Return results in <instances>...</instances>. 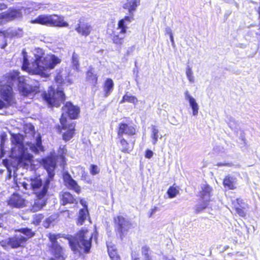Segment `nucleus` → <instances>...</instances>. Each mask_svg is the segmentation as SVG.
<instances>
[{"label": "nucleus", "instance_id": "nucleus-1", "mask_svg": "<svg viewBox=\"0 0 260 260\" xmlns=\"http://www.w3.org/2000/svg\"><path fill=\"white\" fill-rule=\"evenodd\" d=\"M23 61L22 69L27 72L30 75H38L41 78H47L49 76L50 70L61 62V59L54 54H45L41 48L35 50V59L29 63L27 54L23 49L22 51Z\"/></svg>", "mask_w": 260, "mask_h": 260}, {"label": "nucleus", "instance_id": "nucleus-2", "mask_svg": "<svg viewBox=\"0 0 260 260\" xmlns=\"http://www.w3.org/2000/svg\"><path fill=\"white\" fill-rule=\"evenodd\" d=\"M92 235L86 229H82L75 237L69 238L72 250L78 256L82 252L88 253L91 246Z\"/></svg>", "mask_w": 260, "mask_h": 260}, {"label": "nucleus", "instance_id": "nucleus-3", "mask_svg": "<svg viewBox=\"0 0 260 260\" xmlns=\"http://www.w3.org/2000/svg\"><path fill=\"white\" fill-rule=\"evenodd\" d=\"M43 161L44 167L48 173V178L46 179L43 183L40 177H35L30 179V187L35 191V194H36V192H39L42 190L47 181H49V187L50 182L53 180L55 175L54 169L56 166L55 159L52 157H47L44 159Z\"/></svg>", "mask_w": 260, "mask_h": 260}, {"label": "nucleus", "instance_id": "nucleus-4", "mask_svg": "<svg viewBox=\"0 0 260 260\" xmlns=\"http://www.w3.org/2000/svg\"><path fill=\"white\" fill-rule=\"evenodd\" d=\"M7 82L9 85L5 84L0 81V94L3 88L5 86H11L16 85L19 92L24 96H28L32 92V89L30 86L25 82V78L23 76H20L18 71H13L7 74Z\"/></svg>", "mask_w": 260, "mask_h": 260}, {"label": "nucleus", "instance_id": "nucleus-5", "mask_svg": "<svg viewBox=\"0 0 260 260\" xmlns=\"http://www.w3.org/2000/svg\"><path fill=\"white\" fill-rule=\"evenodd\" d=\"M23 138L20 134L12 135L11 142L15 146L11 148L12 154L17 157L20 160H30L32 155L28 153L27 149L25 148L23 143Z\"/></svg>", "mask_w": 260, "mask_h": 260}, {"label": "nucleus", "instance_id": "nucleus-6", "mask_svg": "<svg viewBox=\"0 0 260 260\" xmlns=\"http://www.w3.org/2000/svg\"><path fill=\"white\" fill-rule=\"evenodd\" d=\"M43 99L49 106L58 107L64 101L66 96L62 88L58 86L56 90L50 87L48 93L43 94Z\"/></svg>", "mask_w": 260, "mask_h": 260}, {"label": "nucleus", "instance_id": "nucleus-7", "mask_svg": "<svg viewBox=\"0 0 260 260\" xmlns=\"http://www.w3.org/2000/svg\"><path fill=\"white\" fill-rule=\"evenodd\" d=\"M48 237L50 241L49 247L54 257H51L50 260H64L63 249L59 245L57 240L61 237L60 234L49 233Z\"/></svg>", "mask_w": 260, "mask_h": 260}, {"label": "nucleus", "instance_id": "nucleus-8", "mask_svg": "<svg viewBox=\"0 0 260 260\" xmlns=\"http://www.w3.org/2000/svg\"><path fill=\"white\" fill-rule=\"evenodd\" d=\"M32 23H39L43 25H49L58 27H67L69 24L63 19L57 15H40L34 20Z\"/></svg>", "mask_w": 260, "mask_h": 260}, {"label": "nucleus", "instance_id": "nucleus-9", "mask_svg": "<svg viewBox=\"0 0 260 260\" xmlns=\"http://www.w3.org/2000/svg\"><path fill=\"white\" fill-rule=\"evenodd\" d=\"M62 114L60 118L61 125L63 128H67L66 122L67 117H69L70 119H76L79 113V108L74 106L71 102H67L62 108Z\"/></svg>", "mask_w": 260, "mask_h": 260}, {"label": "nucleus", "instance_id": "nucleus-10", "mask_svg": "<svg viewBox=\"0 0 260 260\" xmlns=\"http://www.w3.org/2000/svg\"><path fill=\"white\" fill-rule=\"evenodd\" d=\"M49 181L43 187L41 190L39 192H36V199L35 200L34 203L32 205L31 211L33 212H36L41 210L44 207L47 200V192L48 190Z\"/></svg>", "mask_w": 260, "mask_h": 260}, {"label": "nucleus", "instance_id": "nucleus-11", "mask_svg": "<svg viewBox=\"0 0 260 260\" xmlns=\"http://www.w3.org/2000/svg\"><path fill=\"white\" fill-rule=\"evenodd\" d=\"M0 99V109L7 108L15 104V100L13 94L12 87L5 86L1 91Z\"/></svg>", "mask_w": 260, "mask_h": 260}, {"label": "nucleus", "instance_id": "nucleus-12", "mask_svg": "<svg viewBox=\"0 0 260 260\" xmlns=\"http://www.w3.org/2000/svg\"><path fill=\"white\" fill-rule=\"evenodd\" d=\"M115 230L118 233L121 239H123L125 234L131 228L130 221L122 216H117L114 218Z\"/></svg>", "mask_w": 260, "mask_h": 260}, {"label": "nucleus", "instance_id": "nucleus-13", "mask_svg": "<svg viewBox=\"0 0 260 260\" xmlns=\"http://www.w3.org/2000/svg\"><path fill=\"white\" fill-rule=\"evenodd\" d=\"M75 30L82 36H88L92 30V26L84 17L80 18Z\"/></svg>", "mask_w": 260, "mask_h": 260}, {"label": "nucleus", "instance_id": "nucleus-14", "mask_svg": "<svg viewBox=\"0 0 260 260\" xmlns=\"http://www.w3.org/2000/svg\"><path fill=\"white\" fill-rule=\"evenodd\" d=\"M63 179L65 185L70 189L74 190L77 193L81 191V188L77 182L74 180L69 173H64L63 175Z\"/></svg>", "mask_w": 260, "mask_h": 260}, {"label": "nucleus", "instance_id": "nucleus-15", "mask_svg": "<svg viewBox=\"0 0 260 260\" xmlns=\"http://www.w3.org/2000/svg\"><path fill=\"white\" fill-rule=\"evenodd\" d=\"M135 133L136 129L134 126L124 123H120L119 124V129L118 132V138L123 137L124 134L132 136L135 135Z\"/></svg>", "mask_w": 260, "mask_h": 260}, {"label": "nucleus", "instance_id": "nucleus-16", "mask_svg": "<svg viewBox=\"0 0 260 260\" xmlns=\"http://www.w3.org/2000/svg\"><path fill=\"white\" fill-rule=\"evenodd\" d=\"M2 15L3 19H5L7 21H12L22 17V14L19 10L10 9L2 13Z\"/></svg>", "mask_w": 260, "mask_h": 260}, {"label": "nucleus", "instance_id": "nucleus-17", "mask_svg": "<svg viewBox=\"0 0 260 260\" xmlns=\"http://www.w3.org/2000/svg\"><path fill=\"white\" fill-rule=\"evenodd\" d=\"M27 239L21 235L8 238V242L10 243V247L12 248H17L21 246V244L25 242Z\"/></svg>", "mask_w": 260, "mask_h": 260}, {"label": "nucleus", "instance_id": "nucleus-18", "mask_svg": "<svg viewBox=\"0 0 260 260\" xmlns=\"http://www.w3.org/2000/svg\"><path fill=\"white\" fill-rule=\"evenodd\" d=\"M185 99L188 101L189 106L192 110V115L197 116L199 112V105L196 100L190 94L188 90H186L184 92Z\"/></svg>", "mask_w": 260, "mask_h": 260}, {"label": "nucleus", "instance_id": "nucleus-19", "mask_svg": "<svg viewBox=\"0 0 260 260\" xmlns=\"http://www.w3.org/2000/svg\"><path fill=\"white\" fill-rule=\"evenodd\" d=\"M67 128H63L61 125L62 128L61 130L66 131L65 132L63 133L62 138L65 141H68L70 140L74 136V129L75 124L74 123H69L68 122H66Z\"/></svg>", "mask_w": 260, "mask_h": 260}, {"label": "nucleus", "instance_id": "nucleus-20", "mask_svg": "<svg viewBox=\"0 0 260 260\" xmlns=\"http://www.w3.org/2000/svg\"><path fill=\"white\" fill-rule=\"evenodd\" d=\"M129 15V16H125L123 19L119 21L117 29H120V32H126L127 25L134 19V14Z\"/></svg>", "mask_w": 260, "mask_h": 260}, {"label": "nucleus", "instance_id": "nucleus-21", "mask_svg": "<svg viewBox=\"0 0 260 260\" xmlns=\"http://www.w3.org/2000/svg\"><path fill=\"white\" fill-rule=\"evenodd\" d=\"M140 5V0H127L123 5V8L128 10L129 14H134Z\"/></svg>", "mask_w": 260, "mask_h": 260}, {"label": "nucleus", "instance_id": "nucleus-22", "mask_svg": "<svg viewBox=\"0 0 260 260\" xmlns=\"http://www.w3.org/2000/svg\"><path fill=\"white\" fill-rule=\"evenodd\" d=\"M237 182V180L235 177L228 175L224 179L223 183L225 188L229 189H235L236 188Z\"/></svg>", "mask_w": 260, "mask_h": 260}, {"label": "nucleus", "instance_id": "nucleus-23", "mask_svg": "<svg viewBox=\"0 0 260 260\" xmlns=\"http://www.w3.org/2000/svg\"><path fill=\"white\" fill-rule=\"evenodd\" d=\"M8 204L12 207L20 208L24 204L23 200L17 194H13L8 201Z\"/></svg>", "mask_w": 260, "mask_h": 260}, {"label": "nucleus", "instance_id": "nucleus-24", "mask_svg": "<svg viewBox=\"0 0 260 260\" xmlns=\"http://www.w3.org/2000/svg\"><path fill=\"white\" fill-rule=\"evenodd\" d=\"M202 190L200 192V196L202 200L209 201L210 200L212 188L207 184H203L201 186Z\"/></svg>", "mask_w": 260, "mask_h": 260}, {"label": "nucleus", "instance_id": "nucleus-25", "mask_svg": "<svg viewBox=\"0 0 260 260\" xmlns=\"http://www.w3.org/2000/svg\"><path fill=\"white\" fill-rule=\"evenodd\" d=\"M62 205H66L67 204H74L76 203V199L69 192H64L62 194Z\"/></svg>", "mask_w": 260, "mask_h": 260}, {"label": "nucleus", "instance_id": "nucleus-26", "mask_svg": "<svg viewBox=\"0 0 260 260\" xmlns=\"http://www.w3.org/2000/svg\"><path fill=\"white\" fill-rule=\"evenodd\" d=\"M5 34V38H20L23 35V31L22 29L18 28L9 30V32H4Z\"/></svg>", "mask_w": 260, "mask_h": 260}, {"label": "nucleus", "instance_id": "nucleus-27", "mask_svg": "<svg viewBox=\"0 0 260 260\" xmlns=\"http://www.w3.org/2000/svg\"><path fill=\"white\" fill-rule=\"evenodd\" d=\"M114 82L113 80L110 79H107L105 83L104 90L105 91V96L107 97L112 92L113 90Z\"/></svg>", "mask_w": 260, "mask_h": 260}, {"label": "nucleus", "instance_id": "nucleus-28", "mask_svg": "<svg viewBox=\"0 0 260 260\" xmlns=\"http://www.w3.org/2000/svg\"><path fill=\"white\" fill-rule=\"evenodd\" d=\"M151 138H152V143L153 145H155L158 139L159 138L160 139L162 138V135L159 134V130L157 128V126L155 125H152L151 128Z\"/></svg>", "mask_w": 260, "mask_h": 260}, {"label": "nucleus", "instance_id": "nucleus-29", "mask_svg": "<svg viewBox=\"0 0 260 260\" xmlns=\"http://www.w3.org/2000/svg\"><path fill=\"white\" fill-rule=\"evenodd\" d=\"M88 214V211L87 209H81L79 212V216L77 223L78 225H82L86 220Z\"/></svg>", "mask_w": 260, "mask_h": 260}, {"label": "nucleus", "instance_id": "nucleus-30", "mask_svg": "<svg viewBox=\"0 0 260 260\" xmlns=\"http://www.w3.org/2000/svg\"><path fill=\"white\" fill-rule=\"evenodd\" d=\"M120 144V150L121 151L124 153H129L132 148H131L129 147V144L127 142L121 137V138H119Z\"/></svg>", "mask_w": 260, "mask_h": 260}, {"label": "nucleus", "instance_id": "nucleus-31", "mask_svg": "<svg viewBox=\"0 0 260 260\" xmlns=\"http://www.w3.org/2000/svg\"><path fill=\"white\" fill-rule=\"evenodd\" d=\"M30 149L36 153H38L40 151L43 150V148L42 145V141L40 137L37 138L36 144H32L30 146Z\"/></svg>", "mask_w": 260, "mask_h": 260}, {"label": "nucleus", "instance_id": "nucleus-32", "mask_svg": "<svg viewBox=\"0 0 260 260\" xmlns=\"http://www.w3.org/2000/svg\"><path fill=\"white\" fill-rule=\"evenodd\" d=\"M119 30V32H114V36L113 38V42L116 44H121L122 43L123 39H124L125 32H120V29Z\"/></svg>", "mask_w": 260, "mask_h": 260}, {"label": "nucleus", "instance_id": "nucleus-33", "mask_svg": "<svg viewBox=\"0 0 260 260\" xmlns=\"http://www.w3.org/2000/svg\"><path fill=\"white\" fill-rule=\"evenodd\" d=\"M208 202L205 200H202V201L197 204L194 207L196 213H199L206 209L208 206Z\"/></svg>", "mask_w": 260, "mask_h": 260}, {"label": "nucleus", "instance_id": "nucleus-34", "mask_svg": "<svg viewBox=\"0 0 260 260\" xmlns=\"http://www.w3.org/2000/svg\"><path fill=\"white\" fill-rule=\"evenodd\" d=\"M141 253L144 260H151V250L149 247L147 246H143L141 249Z\"/></svg>", "mask_w": 260, "mask_h": 260}, {"label": "nucleus", "instance_id": "nucleus-35", "mask_svg": "<svg viewBox=\"0 0 260 260\" xmlns=\"http://www.w3.org/2000/svg\"><path fill=\"white\" fill-rule=\"evenodd\" d=\"M125 102H128L129 103L136 104L138 102V99L135 96L126 94L123 96V99L120 103H122Z\"/></svg>", "mask_w": 260, "mask_h": 260}, {"label": "nucleus", "instance_id": "nucleus-36", "mask_svg": "<svg viewBox=\"0 0 260 260\" xmlns=\"http://www.w3.org/2000/svg\"><path fill=\"white\" fill-rule=\"evenodd\" d=\"M87 78L88 80L93 85L96 84L98 80L97 77L96 75L94 74L92 70H89L87 72Z\"/></svg>", "mask_w": 260, "mask_h": 260}, {"label": "nucleus", "instance_id": "nucleus-37", "mask_svg": "<svg viewBox=\"0 0 260 260\" xmlns=\"http://www.w3.org/2000/svg\"><path fill=\"white\" fill-rule=\"evenodd\" d=\"M232 204L235 207V205L238 206L240 208L243 209H247L248 208V205L243 202V201L240 199L238 198L235 200H233L232 201Z\"/></svg>", "mask_w": 260, "mask_h": 260}, {"label": "nucleus", "instance_id": "nucleus-38", "mask_svg": "<svg viewBox=\"0 0 260 260\" xmlns=\"http://www.w3.org/2000/svg\"><path fill=\"white\" fill-rule=\"evenodd\" d=\"M186 75L190 83H192L194 82V78L193 76V72L192 71L191 68L189 66H187L186 67Z\"/></svg>", "mask_w": 260, "mask_h": 260}, {"label": "nucleus", "instance_id": "nucleus-39", "mask_svg": "<svg viewBox=\"0 0 260 260\" xmlns=\"http://www.w3.org/2000/svg\"><path fill=\"white\" fill-rule=\"evenodd\" d=\"M179 192V191L175 187L173 186L170 187L167 191V193L170 198L175 197Z\"/></svg>", "mask_w": 260, "mask_h": 260}, {"label": "nucleus", "instance_id": "nucleus-40", "mask_svg": "<svg viewBox=\"0 0 260 260\" xmlns=\"http://www.w3.org/2000/svg\"><path fill=\"white\" fill-rule=\"evenodd\" d=\"M19 231L21 233L23 234L28 238H31L35 235L34 233L30 229L28 228H22L19 230Z\"/></svg>", "mask_w": 260, "mask_h": 260}, {"label": "nucleus", "instance_id": "nucleus-41", "mask_svg": "<svg viewBox=\"0 0 260 260\" xmlns=\"http://www.w3.org/2000/svg\"><path fill=\"white\" fill-rule=\"evenodd\" d=\"M72 64L73 67L76 70H78L79 67V60H78V55L75 52L73 53L72 55Z\"/></svg>", "mask_w": 260, "mask_h": 260}, {"label": "nucleus", "instance_id": "nucleus-42", "mask_svg": "<svg viewBox=\"0 0 260 260\" xmlns=\"http://www.w3.org/2000/svg\"><path fill=\"white\" fill-rule=\"evenodd\" d=\"M234 209H235V211L236 213L240 216L244 217L246 215V213L244 211L245 209H243L241 208H240L238 206H237L236 205H235V207H234Z\"/></svg>", "mask_w": 260, "mask_h": 260}, {"label": "nucleus", "instance_id": "nucleus-43", "mask_svg": "<svg viewBox=\"0 0 260 260\" xmlns=\"http://www.w3.org/2000/svg\"><path fill=\"white\" fill-rule=\"evenodd\" d=\"M100 172V169L96 165H91L90 168V172L92 175L98 174Z\"/></svg>", "mask_w": 260, "mask_h": 260}, {"label": "nucleus", "instance_id": "nucleus-44", "mask_svg": "<svg viewBox=\"0 0 260 260\" xmlns=\"http://www.w3.org/2000/svg\"><path fill=\"white\" fill-rule=\"evenodd\" d=\"M54 220V217L51 216L45 219V220L44 221L43 225L45 228H47L49 226L50 223H52Z\"/></svg>", "mask_w": 260, "mask_h": 260}, {"label": "nucleus", "instance_id": "nucleus-45", "mask_svg": "<svg viewBox=\"0 0 260 260\" xmlns=\"http://www.w3.org/2000/svg\"><path fill=\"white\" fill-rule=\"evenodd\" d=\"M108 251L110 258L113 257V256L117 255L116 251L113 248V247H109V246L107 245Z\"/></svg>", "mask_w": 260, "mask_h": 260}, {"label": "nucleus", "instance_id": "nucleus-46", "mask_svg": "<svg viewBox=\"0 0 260 260\" xmlns=\"http://www.w3.org/2000/svg\"><path fill=\"white\" fill-rule=\"evenodd\" d=\"M11 160L8 159H5L3 160V164L7 168L8 171L10 172V164H11Z\"/></svg>", "mask_w": 260, "mask_h": 260}, {"label": "nucleus", "instance_id": "nucleus-47", "mask_svg": "<svg viewBox=\"0 0 260 260\" xmlns=\"http://www.w3.org/2000/svg\"><path fill=\"white\" fill-rule=\"evenodd\" d=\"M0 244L1 246L5 249L10 247V243L8 242V238L5 239V240L2 241L0 242Z\"/></svg>", "mask_w": 260, "mask_h": 260}, {"label": "nucleus", "instance_id": "nucleus-48", "mask_svg": "<svg viewBox=\"0 0 260 260\" xmlns=\"http://www.w3.org/2000/svg\"><path fill=\"white\" fill-rule=\"evenodd\" d=\"M55 80L56 83L60 84L62 82V76L58 74L55 78Z\"/></svg>", "mask_w": 260, "mask_h": 260}, {"label": "nucleus", "instance_id": "nucleus-49", "mask_svg": "<svg viewBox=\"0 0 260 260\" xmlns=\"http://www.w3.org/2000/svg\"><path fill=\"white\" fill-rule=\"evenodd\" d=\"M153 154V152L150 150H147L145 153V157L147 158H151Z\"/></svg>", "mask_w": 260, "mask_h": 260}, {"label": "nucleus", "instance_id": "nucleus-50", "mask_svg": "<svg viewBox=\"0 0 260 260\" xmlns=\"http://www.w3.org/2000/svg\"><path fill=\"white\" fill-rule=\"evenodd\" d=\"M5 141V138L3 136L1 137V150L4 151V143Z\"/></svg>", "mask_w": 260, "mask_h": 260}, {"label": "nucleus", "instance_id": "nucleus-51", "mask_svg": "<svg viewBox=\"0 0 260 260\" xmlns=\"http://www.w3.org/2000/svg\"><path fill=\"white\" fill-rule=\"evenodd\" d=\"M218 167H222V166H227V167H231L232 166V163H221L219 162L216 165Z\"/></svg>", "mask_w": 260, "mask_h": 260}, {"label": "nucleus", "instance_id": "nucleus-52", "mask_svg": "<svg viewBox=\"0 0 260 260\" xmlns=\"http://www.w3.org/2000/svg\"><path fill=\"white\" fill-rule=\"evenodd\" d=\"M165 31H166V34H169V35H171V34H173L172 32L171 28L170 27H169V26H167L166 28Z\"/></svg>", "mask_w": 260, "mask_h": 260}, {"label": "nucleus", "instance_id": "nucleus-53", "mask_svg": "<svg viewBox=\"0 0 260 260\" xmlns=\"http://www.w3.org/2000/svg\"><path fill=\"white\" fill-rule=\"evenodd\" d=\"M4 32H9V30L6 31H2L0 30V36H3L4 38L5 39L6 38H5V34Z\"/></svg>", "mask_w": 260, "mask_h": 260}, {"label": "nucleus", "instance_id": "nucleus-54", "mask_svg": "<svg viewBox=\"0 0 260 260\" xmlns=\"http://www.w3.org/2000/svg\"><path fill=\"white\" fill-rule=\"evenodd\" d=\"M170 38L172 46H174L175 44V42L174 41L173 34H171V35H170Z\"/></svg>", "mask_w": 260, "mask_h": 260}, {"label": "nucleus", "instance_id": "nucleus-55", "mask_svg": "<svg viewBox=\"0 0 260 260\" xmlns=\"http://www.w3.org/2000/svg\"><path fill=\"white\" fill-rule=\"evenodd\" d=\"M111 259L112 260H120V258L118 254L113 256V257L111 258Z\"/></svg>", "mask_w": 260, "mask_h": 260}, {"label": "nucleus", "instance_id": "nucleus-56", "mask_svg": "<svg viewBox=\"0 0 260 260\" xmlns=\"http://www.w3.org/2000/svg\"><path fill=\"white\" fill-rule=\"evenodd\" d=\"M6 8V5L4 4H0V10L5 9Z\"/></svg>", "mask_w": 260, "mask_h": 260}, {"label": "nucleus", "instance_id": "nucleus-57", "mask_svg": "<svg viewBox=\"0 0 260 260\" xmlns=\"http://www.w3.org/2000/svg\"><path fill=\"white\" fill-rule=\"evenodd\" d=\"M7 46V40L5 39V43L4 44L2 45L1 46V48L2 49H4L5 48V47Z\"/></svg>", "mask_w": 260, "mask_h": 260}, {"label": "nucleus", "instance_id": "nucleus-58", "mask_svg": "<svg viewBox=\"0 0 260 260\" xmlns=\"http://www.w3.org/2000/svg\"><path fill=\"white\" fill-rule=\"evenodd\" d=\"M133 71H134V73H135L136 72H137V74H136V78H137V77H138V71L137 69H134V70H133ZM136 82H137V83H138V80H137V79H136Z\"/></svg>", "mask_w": 260, "mask_h": 260}, {"label": "nucleus", "instance_id": "nucleus-59", "mask_svg": "<svg viewBox=\"0 0 260 260\" xmlns=\"http://www.w3.org/2000/svg\"><path fill=\"white\" fill-rule=\"evenodd\" d=\"M23 187H24L25 189H27L28 188V186H30V184L29 185V184H27V183H23Z\"/></svg>", "mask_w": 260, "mask_h": 260}, {"label": "nucleus", "instance_id": "nucleus-60", "mask_svg": "<svg viewBox=\"0 0 260 260\" xmlns=\"http://www.w3.org/2000/svg\"><path fill=\"white\" fill-rule=\"evenodd\" d=\"M4 154H5V151H3L1 150V151H0V158H1L2 157H3L4 156Z\"/></svg>", "mask_w": 260, "mask_h": 260}, {"label": "nucleus", "instance_id": "nucleus-61", "mask_svg": "<svg viewBox=\"0 0 260 260\" xmlns=\"http://www.w3.org/2000/svg\"><path fill=\"white\" fill-rule=\"evenodd\" d=\"M158 208L156 207H155L153 209H152L151 210L152 211V213H155L156 211L157 210Z\"/></svg>", "mask_w": 260, "mask_h": 260}, {"label": "nucleus", "instance_id": "nucleus-62", "mask_svg": "<svg viewBox=\"0 0 260 260\" xmlns=\"http://www.w3.org/2000/svg\"><path fill=\"white\" fill-rule=\"evenodd\" d=\"M238 46L240 47L241 48H245V47H246L245 45H244L243 44H240Z\"/></svg>", "mask_w": 260, "mask_h": 260}, {"label": "nucleus", "instance_id": "nucleus-63", "mask_svg": "<svg viewBox=\"0 0 260 260\" xmlns=\"http://www.w3.org/2000/svg\"><path fill=\"white\" fill-rule=\"evenodd\" d=\"M165 260H175V259L173 257L169 258L168 257H166Z\"/></svg>", "mask_w": 260, "mask_h": 260}, {"label": "nucleus", "instance_id": "nucleus-64", "mask_svg": "<svg viewBox=\"0 0 260 260\" xmlns=\"http://www.w3.org/2000/svg\"><path fill=\"white\" fill-rule=\"evenodd\" d=\"M3 19L2 13L0 14V19Z\"/></svg>", "mask_w": 260, "mask_h": 260}]
</instances>
